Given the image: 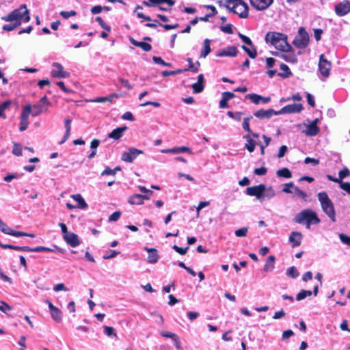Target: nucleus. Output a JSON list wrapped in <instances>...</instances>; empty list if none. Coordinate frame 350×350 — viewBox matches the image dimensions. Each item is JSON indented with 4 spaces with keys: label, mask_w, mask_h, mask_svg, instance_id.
<instances>
[{
    "label": "nucleus",
    "mask_w": 350,
    "mask_h": 350,
    "mask_svg": "<svg viewBox=\"0 0 350 350\" xmlns=\"http://www.w3.org/2000/svg\"><path fill=\"white\" fill-rule=\"evenodd\" d=\"M25 340H26V337L25 336H21L20 337V340L18 342V344L21 347V350H25V349H26Z\"/></svg>",
    "instance_id": "69168bd1"
},
{
    "label": "nucleus",
    "mask_w": 350,
    "mask_h": 350,
    "mask_svg": "<svg viewBox=\"0 0 350 350\" xmlns=\"http://www.w3.org/2000/svg\"><path fill=\"white\" fill-rule=\"evenodd\" d=\"M335 12L338 16H345L350 12V1H343L335 5Z\"/></svg>",
    "instance_id": "ddd939ff"
},
{
    "label": "nucleus",
    "mask_w": 350,
    "mask_h": 350,
    "mask_svg": "<svg viewBox=\"0 0 350 350\" xmlns=\"http://www.w3.org/2000/svg\"><path fill=\"white\" fill-rule=\"evenodd\" d=\"M210 40L206 38L203 42L202 49L200 53V57L205 58L211 51L210 46Z\"/></svg>",
    "instance_id": "72a5a7b5"
},
{
    "label": "nucleus",
    "mask_w": 350,
    "mask_h": 350,
    "mask_svg": "<svg viewBox=\"0 0 350 350\" xmlns=\"http://www.w3.org/2000/svg\"><path fill=\"white\" fill-rule=\"evenodd\" d=\"M127 126L118 127L113 130L109 134V137L114 139H119L123 135V133L127 130Z\"/></svg>",
    "instance_id": "cd10ccee"
},
{
    "label": "nucleus",
    "mask_w": 350,
    "mask_h": 350,
    "mask_svg": "<svg viewBox=\"0 0 350 350\" xmlns=\"http://www.w3.org/2000/svg\"><path fill=\"white\" fill-rule=\"evenodd\" d=\"M275 258L274 256H269L266 260L263 270L265 272H271L275 268Z\"/></svg>",
    "instance_id": "b1692460"
},
{
    "label": "nucleus",
    "mask_w": 350,
    "mask_h": 350,
    "mask_svg": "<svg viewBox=\"0 0 350 350\" xmlns=\"http://www.w3.org/2000/svg\"><path fill=\"white\" fill-rule=\"evenodd\" d=\"M53 69L51 71V75L54 78L63 79L70 77V73L65 71L64 66L58 63L54 62L52 64Z\"/></svg>",
    "instance_id": "1a4fd4ad"
},
{
    "label": "nucleus",
    "mask_w": 350,
    "mask_h": 350,
    "mask_svg": "<svg viewBox=\"0 0 350 350\" xmlns=\"http://www.w3.org/2000/svg\"><path fill=\"white\" fill-rule=\"evenodd\" d=\"M49 306L51 318L55 322L59 323L62 320V311L55 306L50 301L46 300L45 301Z\"/></svg>",
    "instance_id": "f8f14e48"
},
{
    "label": "nucleus",
    "mask_w": 350,
    "mask_h": 350,
    "mask_svg": "<svg viewBox=\"0 0 350 350\" xmlns=\"http://www.w3.org/2000/svg\"><path fill=\"white\" fill-rule=\"evenodd\" d=\"M18 26H20V23H12V24H6V25H4L3 26V29L4 31H12L14 29H15L16 27H18Z\"/></svg>",
    "instance_id": "3c124183"
},
{
    "label": "nucleus",
    "mask_w": 350,
    "mask_h": 350,
    "mask_svg": "<svg viewBox=\"0 0 350 350\" xmlns=\"http://www.w3.org/2000/svg\"><path fill=\"white\" fill-rule=\"evenodd\" d=\"M312 294L311 291L301 290L296 296L297 301L304 299L306 297L310 296Z\"/></svg>",
    "instance_id": "37998d69"
},
{
    "label": "nucleus",
    "mask_w": 350,
    "mask_h": 350,
    "mask_svg": "<svg viewBox=\"0 0 350 350\" xmlns=\"http://www.w3.org/2000/svg\"><path fill=\"white\" fill-rule=\"evenodd\" d=\"M331 63L327 59H324L323 55L320 56V60L319 63V70L321 75L326 78L329 75V71L331 69Z\"/></svg>",
    "instance_id": "9b49d317"
},
{
    "label": "nucleus",
    "mask_w": 350,
    "mask_h": 350,
    "mask_svg": "<svg viewBox=\"0 0 350 350\" xmlns=\"http://www.w3.org/2000/svg\"><path fill=\"white\" fill-rule=\"evenodd\" d=\"M53 289L55 292L68 291L69 289L63 283H59L53 286Z\"/></svg>",
    "instance_id": "8fccbe9b"
},
{
    "label": "nucleus",
    "mask_w": 350,
    "mask_h": 350,
    "mask_svg": "<svg viewBox=\"0 0 350 350\" xmlns=\"http://www.w3.org/2000/svg\"><path fill=\"white\" fill-rule=\"evenodd\" d=\"M274 115H278L277 111L271 109H260L254 113V116L260 119H269Z\"/></svg>",
    "instance_id": "6ab92c4d"
},
{
    "label": "nucleus",
    "mask_w": 350,
    "mask_h": 350,
    "mask_svg": "<svg viewBox=\"0 0 350 350\" xmlns=\"http://www.w3.org/2000/svg\"><path fill=\"white\" fill-rule=\"evenodd\" d=\"M65 129H66L65 134H64L62 139L59 142V144H64L69 138V137L70 135L71 125L65 124Z\"/></svg>",
    "instance_id": "49530a36"
},
{
    "label": "nucleus",
    "mask_w": 350,
    "mask_h": 350,
    "mask_svg": "<svg viewBox=\"0 0 350 350\" xmlns=\"http://www.w3.org/2000/svg\"><path fill=\"white\" fill-rule=\"evenodd\" d=\"M309 42V35L304 28L300 27L298 31V34L295 36L293 41V44L297 48L304 49Z\"/></svg>",
    "instance_id": "0eeeda50"
},
{
    "label": "nucleus",
    "mask_w": 350,
    "mask_h": 350,
    "mask_svg": "<svg viewBox=\"0 0 350 350\" xmlns=\"http://www.w3.org/2000/svg\"><path fill=\"white\" fill-rule=\"evenodd\" d=\"M121 216V212L116 211L113 213L109 217V221H117Z\"/></svg>",
    "instance_id": "bf43d9fd"
},
{
    "label": "nucleus",
    "mask_w": 350,
    "mask_h": 350,
    "mask_svg": "<svg viewBox=\"0 0 350 350\" xmlns=\"http://www.w3.org/2000/svg\"><path fill=\"white\" fill-rule=\"evenodd\" d=\"M339 238L343 243L350 245V237H347L344 234H340Z\"/></svg>",
    "instance_id": "338daca9"
},
{
    "label": "nucleus",
    "mask_w": 350,
    "mask_h": 350,
    "mask_svg": "<svg viewBox=\"0 0 350 350\" xmlns=\"http://www.w3.org/2000/svg\"><path fill=\"white\" fill-rule=\"evenodd\" d=\"M144 154L142 150L131 147L122 153L121 159L126 163H132L139 154Z\"/></svg>",
    "instance_id": "6e6552de"
},
{
    "label": "nucleus",
    "mask_w": 350,
    "mask_h": 350,
    "mask_svg": "<svg viewBox=\"0 0 350 350\" xmlns=\"http://www.w3.org/2000/svg\"><path fill=\"white\" fill-rule=\"evenodd\" d=\"M210 204V202L208 201H204V202H200L199 203V204L198 205V206L196 207V211H197V215L196 217H198L199 215H200V211L201 209H202L203 208L208 206Z\"/></svg>",
    "instance_id": "864d4df0"
},
{
    "label": "nucleus",
    "mask_w": 350,
    "mask_h": 350,
    "mask_svg": "<svg viewBox=\"0 0 350 350\" xmlns=\"http://www.w3.org/2000/svg\"><path fill=\"white\" fill-rule=\"evenodd\" d=\"M239 36L245 44L252 46V42L250 38L242 33H239Z\"/></svg>",
    "instance_id": "0e129e2a"
},
{
    "label": "nucleus",
    "mask_w": 350,
    "mask_h": 350,
    "mask_svg": "<svg viewBox=\"0 0 350 350\" xmlns=\"http://www.w3.org/2000/svg\"><path fill=\"white\" fill-rule=\"evenodd\" d=\"M275 196V191L272 187H267L265 185V190L262 194V201L269 200Z\"/></svg>",
    "instance_id": "473e14b6"
},
{
    "label": "nucleus",
    "mask_w": 350,
    "mask_h": 350,
    "mask_svg": "<svg viewBox=\"0 0 350 350\" xmlns=\"http://www.w3.org/2000/svg\"><path fill=\"white\" fill-rule=\"evenodd\" d=\"M204 76L202 74H200L198 76V81L194 83L192 85V88L193 90L194 93H200L204 90Z\"/></svg>",
    "instance_id": "393cba45"
},
{
    "label": "nucleus",
    "mask_w": 350,
    "mask_h": 350,
    "mask_svg": "<svg viewBox=\"0 0 350 350\" xmlns=\"http://www.w3.org/2000/svg\"><path fill=\"white\" fill-rule=\"evenodd\" d=\"M228 116L237 120V121H240L242 118V116L243 115V112H241V111H237V112H232V111H228Z\"/></svg>",
    "instance_id": "c03bdc74"
},
{
    "label": "nucleus",
    "mask_w": 350,
    "mask_h": 350,
    "mask_svg": "<svg viewBox=\"0 0 350 350\" xmlns=\"http://www.w3.org/2000/svg\"><path fill=\"white\" fill-rule=\"evenodd\" d=\"M119 254L118 252L115 250H109L106 252V254L103 256L104 259H110L116 257Z\"/></svg>",
    "instance_id": "5fc2aeb1"
},
{
    "label": "nucleus",
    "mask_w": 350,
    "mask_h": 350,
    "mask_svg": "<svg viewBox=\"0 0 350 350\" xmlns=\"http://www.w3.org/2000/svg\"><path fill=\"white\" fill-rule=\"evenodd\" d=\"M162 3H166L169 6H172L175 3L173 0H149V2L143 1V4L148 7L155 6Z\"/></svg>",
    "instance_id": "bb28decb"
},
{
    "label": "nucleus",
    "mask_w": 350,
    "mask_h": 350,
    "mask_svg": "<svg viewBox=\"0 0 350 350\" xmlns=\"http://www.w3.org/2000/svg\"><path fill=\"white\" fill-rule=\"evenodd\" d=\"M242 49L247 53L250 57L254 59L256 57L257 53L254 49H250L244 45L242 46Z\"/></svg>",
    "instance_id": "09e8293b"
},
{
    "label": "nucleus",
    "mask_w": 350,
    "mask_h": 350,
    "mask_svg": "<svg viewBox=\"0 0 350 350\" xmlns=\"http://www.w3.org/2000/svg\"><path fill=\"white\" fill-rule=\"evenodd\" d=\"M237 54V48L234 46H228L217 51L216 55L217 57H234Z\"/></svg>",
    "instance_id": "aec40b11"
},
{
    "label": "nucleus",
    "mask_w": 350,
    "mask_h": 350,
    "mask_svg": "<svg viewBox=\"0 0 350 350\" xmlns=\"http://www.w3.org/2000/svg\"><path fill=\"white\" fill-rule=\"evenodd\" d=\"M303 107L301 104H291L282 107L280 111H277L278 115L285 113H299L302 110Z\"/></svg>",
    "instance_id": "2eb2a0df"
},
{
    "label": "nucleus",
    "mask_w": 350,
    "mask_h": 350,
    "mask_svg": "<svg viewBox=\"0 0 350 350\" xmlns=\"http://www.w3.org/2000/svg\"><path fill=\"white\" fill-rule=\"evenodd\" d=\"M319 122L318 119H315L311 123L306 126V130L304 131V133L306 135L308 136H314L318 134L319 129L317 126V123Z\"/></svg>",
    "instance_id": "5701e85b"
},
{
    "label": "nucleus",
    "mask_w": 350,
    "mask_h": 350,
    "mask_svg": "<svg viewBox=\"0 0 350 350\" xmlns=\"http://www.w3.org/2000/svg\"><path fill=\"white\" fill-rule=\"evenodd\" d=\"M10 105H11V102L9 100H7L2 103H0V118H2L3 119L6 118V116H5L4 111L5 109L9 108Z\"/></svg>",
    "instance_id": "ea45409f"
},
{
    "label": "nucleus",
    "mask_w": 350,
    "mask_h": 350,
    "mask_svg": "<svg viewBox=\"0 0 350 350\" xmlns=\"http://www.w3.org/2000/svg\"><path fill=\"white\" fill-rule=\"evenodd\" d=\"M323 213L329 218L332 222L336 221V211L334 204L328 197L327 193L319 192L317 195Z\"/></svg>",
    "instance_id": "423d86ee"
},
{
    "label": "nucleus",
    "mask_w": 350,
    "mask_h": 350,
    "mask_svg": "<svg viewBox=\"0 0 350 350\" xmlns=\"http://www.w3.org/2000/svg\"><path fill=\"white\" fill-rule=\"evenodd\" d=\"M144 250H146L148 254L146 260L148 263L155 264L158 262L159 259V255L158 254L157 249L144 247Z\"/></svg>",
    "instance_id": "a211bd4d"
},
{
    "label": "nucleus",
    "mask_w": 350,
    "mask_h": 350,
    "mask_svg": "<svg viewBox=\"0 0 350 350\" xmlns=\"http://www.w3.org/2000/svg\"><path fill=\"white\" fill-rule=\"evenodd\" d=\"M0 230L4 234L16 236L17 231L12 230L0 219Z\"/></svg>",
    "instance_id": "c756f323"
},
{
    "label": "nucleus",
    "mask_w": 350,
    "mask_h": 350,
    "mask_svg": "<svg viewBox=\"0 0 350 350\" xmlns=\"http://www.w3.org/2000/svg\"><path fill=\"white\" fill-rule=\"evenodd\" d=\"M243 138L246 139L245 148L250 152H253L255 150L256 142L251 137L250 134L243 136Z\"/></svg>",
    "instance_id": "a878e982"
},
{
    "label": "nucleus",
    "mask_w": 350,
    "mask_h": 350,
    "mask_svg": "<svg viewBox=\"0 0 350 350\" xmlns=\"http://www.w3.org/2000/svg\"><path fill=\"white\" fill-rule=\"evenodd\" d=\"M64 241L70 246L76 247L80 244L78 236L74 232H69L64 236Z\"/></svg>",
    "instance_id": "412c9836"
},
{
    "label": "nucleus",
    "mask_w": 350,
    "mask_h": 350,
    "mask_svg": "<svg viewBox=\"0 0 350 350\" xmlns=\"http://www.w3.org/2000/svg\"><path fill=\"white\" fill-rule=\"evenodd\" d=\"M290 193H292L301 199H306L307 198V194L304 191L300 190L294 184L293 186L292 187Z\"/></svg>",
    "instance_id": "c9c22d12"
},
{
    "label": "nucleus",
    "mask_w": 350,
    "mask_h": 350,
    "mask_svg": "<svg viewBox=\"0 0 350 350\" xmlns=\"http://www.w3.org/2000/svg\"><path fill=\"white\" fill-rule=\"evenodd\" d=\"M245 98L250 99L253 103L258 105L262 103V96L256 94H248Z\"/></svg>",
    "instance_id": "e433bc0d"
},
{
    "label": "nucleus",
    "mask_w": 350,
    "mask_h": 350,
    "mask_svg": "<svg viewBox=\"0 0 350 350\" xmlns=\"http://www.w3.org/2000/svg\"><path fill=\"white\" fill-rule=\"evenodd\" d=\"M1 20L8 22H14L16 23H27L30 20L29 10L25 5H21L18 8L11 12L8 15L2 16Z\"/></svg>",
    "instance_id": "20e7f679"
},
{
    "label": "nucleus",
    "mask_w": 350,
    "mask_h": 350,
    "mask_svg": "<svg viewBox=\"0 0 350 350\" xmlns=\"http://www.w3.org/2000/svg\"><path fill=\"white\" fill-rule=\"evenodd\" d=\"M265 42L273 46L280 51H286L291 48V44L287 42V36L275 31L267 33L265 38Z\"/></svg>",
    "instance_id": "f03ea898"
},
{
    "label": "nucleus",
    "mask_w": 350,
    "mask_h": 350,
    "mask_svg": "<svg viewBox=\"0 0 350 350\" xmlns=\"http://www.w3.org/2000/svg\"><path fill=\"white\" fill-rule=\"evenodd\" d=\"M294 221L299 224H306L307 229H310L312 224H318L320 219L312 210L307 208L298 213L294 217Z\"/></svg>",
    "instance_id": "7ed1b4c3"
},
{
    "label": "nucleus",
    "mask_w": 350,
    "mask_h": 350,
    "mask_svg": "<svg viewBox=\"0 0 350 350\" xmlns=\"http://www.w3.org/2000/svg\"><path fill=\"white\" fill-rule=\"evenodd\" d=\"M160 334L163 338H170L172 340L174 345L176 349H181L182 345L180 340L175 333L167 332L165 330H162L160 332Z\"/></svg>",
    "instance_id": "4468645a"
},
{
    "label": "nucleus",
    "mask_w": 350,
    "mask_h": 350,
    "mask_svg": "<svg viewBox=\"0 0 350 350\" xmlns=\"http://www.w3.org/2000/svg\"><path fill=\"white\" fill-rule=\"evenodd\" d=\"M71 198L78 203L77 208L85 209L88 207V204L85 202L81 194H73L71 196Z\"/></svg>",
    "instance_id": "c85d7f7f"
},
{
    "label": "nucleus",
    "mask_w": 350,
    "mask_h": 350,
    "mask_svg": "<svg viewBox=\"0 0 350 350\" xmlns=\"http://www.w3.org/2000/svg\"><path fill=\"white\" fill-rule=\"evenodd\" d=\"M128 202L131 204L139 205L144 204V197L141 194H134L129 197Z\"/></svg>",
    "instance_id": "7c9ffc66"
},
{
    "label": "nucleus",
    "mask_w": 350,
    "mask_h": 350,
    "mask_svg": "<svg viewBox=\"0 0 350 350\" xmlns=\"http://www.w3.org/2000/svg\"><path fill=\"white\" fill-rule=\"evenodd\" d=\"M220 2L240 18H246L248 16L249 8L243 0H220Z\"/></svg>",
    "instance_id": "39448f33"
},
{
    "label": "nucleus",
    "mask_w": 350,
    "mask_h": 350,
    "mask_svg": "<svg viewBox=\"0 0 350 350\" xmlns=\"http://www.w3.org/2000/svg\"><path fill=\"white\" fill-rule=\"evenodd\" d=\"M23 251L39 252H53V250L51 248L43 247V246H39V247H33V248H31L29 247H23Z\"/></svg>",
    "instance_id": "f704fd0d"
},
{
    "label": "nucleus",
    "mask_w": 350,
    "mask_h": 350,
    "mask_svg": "<svg viewBox=\"0 0 350 350\" xmlns=\"http://www.w3.org/2000/svg\"><path fill=\"white\" fill-rule=\"evenodd\" d=\"M283 53L280 55L281 58L288 63L296 64L297 57L292 47L286 51H282Z\"/></svg>",
    "instance_id": "dca6fc26"
},
{
    "label": "nucleus",
    "mask_w": 350,
    "mask_h": 350,
    "mask_svg": "<svg viewBox=\"0 0 350 350\" xmlns=\"http://www.w3.org/2000/svg\"><path fill=\"white\" fill-rule=\"evenodd\" d=\"M264 190L265 185L260 184L258 185L247 187L245 193L250 196H255L260 202H262V194Z\"/></svg>",
    "instance_id": "9d476101"
},
{
    "label": "nucleus",
    "mask_w": 350,
    "mask_h": 350,
    "mask_svg": "<svg viewBox=\"0 0 350 350\" xmlns=\"http://www.w3.org/2000/svg\"><path fill=\"white\" fill-rule=\"evenodd\" d=\"M104 333L108 336H116V333L114 332V329L112 327L105 326L104 327Z\"/></svg>",
    "instance_id": "6e6d98bb"
},
{
    "label": "nucleus",
    "mask_w": 350,
    "mask_h": 350,
    "mask_svg": "<svg viewBox=\"0 0 350 350\" xmlns=\"http://www.w3.org/2000/svg\"><path fill=\"white\" fill-rule=\"evenodd\" d=\"M286 275L289 278H296L299 276V271L295 267L293 266L287 269Z\"/></svg>",
    "instance_id": "a19ab883"
},
{
    "label": "nucleus",
    "mask_w": 350,
    "mask_h": 350,
    "mask_svg": "<svg viewBox=\"0 0 350 350\" xmlns=\"http://www.w3.org/2000/svg\"><path fill=\"white\" fill-rule=\"evenodd\" d=\"M182 152H188L191 154H193L192 150L187 146H180L174 148V154H179Z\"/></svg>",
    "instance_id": "a18cd8bd"
},
{
    "label": "nucleus",
    "mask_w": 350,
    "mask_h": 350,
    "mask_svg": "<svg viewBox=\"0 0 350 350\" xmlns=\"http://www.w3.org/2000/svg\"><path fill=\"white\" fill-rule=\"evenodd\" d=\"M349 175V171L347 168H344L343 170H340L338 173L339 179L341 181L342 179L345 178V177L348 176Z\"/></svg>",
    "instance_id": "680f3d73"
},
{
    "label": "nucleus",
    "mask_w": 350,
    "mask_h": 350,
    "mask_svg": "<svg viewBox=\"0 0 350 350\" xmlns=\"http://www.w3.org/2000/svg\"><path fill=\"white\" fill-rule=\"evenodd\" d=\"M130 42L134 46H139L142 48L144 51H150L152 49V46L150 44L144 42H139L133 39V38H130Z\"/></svg>",
    "instance_id": "2f4dec72"
},
{
    "label": "nucleus",
    "mask_w": 350,
    "mask_h": 350,
    "mask_svg": "<svg viewBox=\"0 0 350 350\" xmlns=\"http://www.w3.org/2000/svg\"><path fill=\"white\" fill-rule=\"evenodd\" d=\"M340 184L341 189L346 191L348 193H350V183H349L341 182Z\"/></svg>",
    "instance_id": "774afa93"
},
{
    "label": "nucleus",
    "mask_w": 350,
    "mask_h": 350,
    "mask_svg": "<svg viewBox=\"0 0 350 350\" xmlns=\"http://www.w3.org/2000/svg\"><path fill=\"white\" fill-rule=\"evenodd\" d=\"M253 119V117L252 116H247L246 118H245L243 119V123H242V126H243V129L246 131L248 133H252V130L250 129V122Z\"/></svg>",
    "instance_id": "79ce46f5"
},
{
    "label": "nucleus",
    "mask_w": 350,
    "mask_h": 350,
    "mask_svg": "<svg viewBox=\"0 0 350 350\" xmlns=\"http://www.w3.org/2000/svg\"><path fill=\"white\" fill-rule=\"evenodd\" d=\"M251 5L258 10L267 9L273 3V0H250Z\"/></svg>",
    "instance_id": "f3484780"
},
{
    "label": "nucleus",
    "mask_w": 350,
    "mask_h": 350,
    "mask_svg": "<svg viewBox=\"0 0 350 350\" xmlns=\"http://www.w3.org/2000/svg\"><path fill=\"white\" fill-rule=\"evenodd\" d=\"M96 21L99 23V25L105 30L109 31L111 30L110 27L105 24V23L103 21V20L100 17L98 16L96 18Z\"/></svg>",
    "instance_id": "13d9d810"
},
{
    "label": "nucleus",
    "mask_w": 350,
    "mask_h": 350,
    "mask_svg": "<svg viewBox=\"0 0 350 350\" xmlns=\"http://www.w3.org/2000/svg\"><path fill=\"white\" fill-rule=\"evenodd\" d=\"M76 12L73 10L69 12L62 11L60 12V15L64 18H68L69 17L74 16L76 15Z\"/></svg>",
    "instance_id": "4d7b16f0"
},
{
    "label": "nucleus",
    "mask_w": 350,
    "mask_h": 350,
    "mask_svg": "<svg viewBox=\"0 0 350 350\" xmlns=\"http://www.w3.org/2000/svg\"><path fill=\"white\" fill-rule=\"evenodd\" d=\"M287 150H288V148H287L286 146H284V145L282 146L279 149V151L278 153V157L280 159L282 158L285 155Z\"/></svg>",
    "instance_id": "e2e57ef3"
},
{
    "label": "nucleus",
    "mask_w": 350,
    "mask_h": 350,
    "mask_svg": "<svg viewBox=\"0 0 350 350\" xmlns=\"http://www.w3.org/2000/svg\"><path fill=\"white\" fill-rule=\"evenodd\" d=\"M12 153L16 156H21L22 155L21 146L19 144L14 143L13 150H12Z\"/></svg>",
    "instance_id": "603ef678"
},
{
    "label": "nucleus",
    "mask_w": 350,
    "mask_h": 350,
    "mask_svg": "<svg viewBox=\"0 0 350 350\" xmlns=\"http://www.w3.org/2000/svg\"><path fill=\"white\" fill-rule=\"evenodd\" d=\"M50 102L46 96H43L36 104L25 105L21 111L20 116V131H25L29 126V117L31 113L33 116H38L42 112L46 111Z\"/></svg>",
    "instance_id": "f257e3e1"
},
{
    "label": "nucleus",
    "mask_w": 350,
    "mask_h": 350,
    "mask_svg": "<svg viewBox=\"0 0 350 350\" xmlns=\"http://www.w3.org/2000/svg\"><path fill=\"white\" fill-rule=\"evenodd\" d=\"M248 232L247 227H243L235 230L234 234L237 237H244L247 236Z\"/></svg>",
    "instance_id": "de8ad7c7"
},
{
    "label": "nucleus",
    "mask_w": 350,
    "mask_h": 350,
    "mask_svg": "<svg viewBox=\"0 0 350 350\" xmlns=\"http://www.w3.org/2000/svg\"><path fill=\"white\" fill-rule=\"evenodd\" d=\"M280 67L282 72L279 73V76L282 77L284 78H286L292 75V73L290 71V69L287 65L284 64H281Z\"/></svg>",
    "instance_id": "4c0bfd02"
},
{
    "label": "nucleus",
    "mask_w": 350,
    "mask_h": 350,
    "mask_svg": "<svg viewBox=\"0 0 350 350\" xmlns=\"http://www.w3.org/2000/svg\"><path fill=\"white\" fill-rule=\"evenodd\" d=\"M276 174L279 177H283L286 178H290L292 177V174L288 168H282L276 172Z\"/></svg>",
    "instance_id": "58836bf2"
},
{
    "label": "nucleus",
    "mask_w": 350,
    "mask_h": 350,
    "mask_svg": "<svg viewBox=\"0 0 350 350\" xmlns=\"http://www.w3.org/2000/svg\"><path fill=\"white\" fill-rule=\"evenodd\" d=\"M221 30L223 32L228 34H232L233 33L232 25L230 24H227L226 25L221 26Z\"/></svg>",
    "instance_id": "052dcab7"
},
{
    "label": "nucleus",
    "mask_w": 350,
    "mask_h": 350,
    "mask_svg": "<svg viewBox=\"0 0 350 350\" xmlns=\"http://www.w3.org/2000/svg\"><path fill=\"white\" fill-rule=\"evenodd\" d=\"M303 235L300 232L293 231L289 236L288 241L293 247L300 245Z\"/></svg>",
    "instance_id": "4be33fe9"
}]
</instances>
